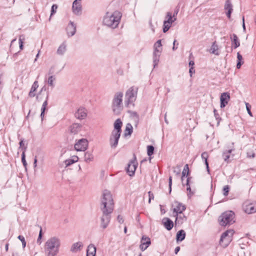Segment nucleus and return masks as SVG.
I'll return each instance as SVG.
<instances>
[{"instance_id": "c9c22d12", "label": "nucleus", "mask_w": 256, "mask_h": 256, "mask_svg": "<svg viewBox=\"0 0 256 256\" xmlns=\"http://www.w3.org/2000/svg\"><path fill=\"white\" fill-rule=\"evenodd\" d=\"M154 146L150 145L147 146V154L150 156V160L152 158L150 157L154 153Z\"/></svg>"}, {"instance_id": "e2e57ef3", "label": "nucleus", "mask_w": 256, "mask_h": 256, "mask_svg": "<svg viewBox=\"0 0 256 256\" xmlns=\"http://www.w3.org/2000/svg\"><path fill=\"white\" fill-rule=\"evenodd\" d=\"M247 156L249 158H254L255 157V154L252 152H248L247 153Z\"/></svg>"}, {"instance_id": "bf43d9fd", "label": "nucleus", "mask_w": 256, "mask_h": 256, "mask_svg": "<svg viewBox=\"0 0 256 256\" xmlns=\"http://www.w3.org/2000/svg\"><path fill=\"white\" fill-rule=\"evenodd\" d=\"M189 73L190 77H192V74L195 73V70H194V67H191L189 70Z\"/></svg>"}, {"instance_id": "dca6fc26", "label": "nucleus", "mask_w": 256, "mask_h": 256, "mask_svg": "<svg viewBox=\"0 0 256 256\" xmlns=\"http://www.w3.org/2000/svg\"><path fill=\"white\" fill-rule=\"evenodd\" d=\"M137 164L134 161H131L128 165L126 171L130 176H132L134 174L136 168Z\"/></svg>"}, {"instance_id": "f03ea898", "label": "nucleus", "mask_w": 256, "mask_h": 256, "mask_svg": "<svg viewBox=\"0 0 256 256\" xmlns=\"http://www.w3.org/2000/svg\"><path fill=\"white\" fill-rule=\"evenodd\" d=\"M122 16L121 12L117 10L112 14L107 12L104 18L103 24L113 28H116L120 23Z\"/></svg>"}, {"instance_id": "3c124183", "label": "nucleus", "mask_w": 256, "mask_h": 256, "mask_svg": "<svg viewBox=\"0 0 256 256\" xmlns=\"http://www.w3.org/2000/svg\"><path fill=\"white\" fill-rule=\"evenodd\" d=\"M190 178H191L190 177H188V178H187L186 183V185L187 186L186 190L188 191H189L190 193L191 192V188H190V184H189L190 183Z\"/></svg>"}, {"instance_id": "7ed1b4c3", "label": "nucleus", "mask_w": 256, "mask_h": 256, "mask_svg": "<svg viewBox=\"0 0 256 256\" xmlns=\"http://www.w3.org/2000/svg\"><path fill=\"white\" fill-rule=\"evenodd\" d=\"M122 122L120 118L117 119L114 123V129L110 138V144L112 148H115L118 146L122 132Z\"/></svg>"}, {"instance_id": "864d4df0", "label": "nucleus", "mask_w": 256, "mask_h": 256, "mask_svg": "<svg viewBox=\"0 0 256 256\" xmlns=\"http://www.w3.org/2000/svg\"><path fill=\"white\" fill-rule=\"evenodd\" d=\"M64 163L66 165V166H70L71 164H74V162L71 159V158H69V159H68V160H66L65 161H64Z\"/></svg>"}, {"instance_id": "423d86ee", "label": "nucleus", "mask_w": 256, "mask_h": 256, "mask_svg": "<svg viewBox=\"0 0 256 256\" xmlns=\"http://www.w3.org/2000/svg\"><path fill=\"white\" fill-rule=\"evenodd\" d=\"M234 217V213L232 211H226L219 216V224L224 226L232 224L235 222Z\"/></svg>"}, {"instance_id": "58836bf2", "label": "nucleus", "mask_w": 256, "mask_h": 256, "mask_svg": "<svg viewBox=\"0 0 256 256\" xmlns=\"http://www.w3.org/2000/svg\"><path fill=\"white\" fill-rule=\"evenodd\" d=\"M24 36L23 35H21L18 38V42L20 45V48L22 50L24 47Z\"/></svg>"}, {"instance_id": "473e14b6", "label": "nucleus", "mask_w": 256, "mask_h": 256, "mask_svg": "<svg viewBox=\"0 0 256 256\" xmlns=\"http://www.w3.org/2000/svg\"><path fill=\"white\" fill-rule=\"evenodd\" d=\"M174 216L176 217L175 220L176 225L182 224L184 220H186V218L184 214L182 216L180 214V216L177 215Z\"/></svg>"}, {"instance_id": "5fc2aeb1", "label": "nucleus", "mask_w": 256, "mask_h": 256, "mask_svg": "<svg viewBox=\"0 0 256 256\" xmlns=\"http://www.w3.org/2000/svg\"><path fill=\"white\" fill-rule=\"evenodd\" d=\"M172 177L170 176L168 178V186H169V192L170 194L172 191Z\"/></svg>"}, {"instance_id": "79ce46f5", "label": "nucleus", "mask_w": 256, "mask_h": 256, "mask_svg": "<svg viewBox=\"0 0 256 256\" xmlns=\"http://www.w3.org/2000/svg\"><path fill=\"white\" fill-rule=\"evenodd\" d=\"M18 238L22 242V248H24L26 246V242L24 238L22 236H18Z\"/></svg>"}, {"instance_id": "9b49d317", "label": "nucleus", "mask_w": 256, "mask_h": 256, "mask_svg": "<svg viewBox=\"0 0 256 256\" xmlns=\"http://www.w3.org/2000/svg\"><path fill=\"white\" fill-rule=\"evenodd\" d=\"M150 238L146 236H143L140 241V248L142 251L145 250L150 244Z\"/></svg>"}, {"instance_id": "a18cd8bd", "label": "nucleus", "mask_w": 256, "mask_h": 256, "mask_svg": "<svg viewBox=\"0 0 256 256\" xmlns=\"http://www.w3.org/2000/svg\"><path fill=\"white\" fill-rule=\"evenodd\" d=\"M163 32H166L171 26V25L166 24V22H164Z\"/></svg>"}, {"instance_id": "f3484780", "label": "nucleus", "mask_w": 256, "mask_h": 256, "mask_svg": "<svg viewBox=\"0 0 256 256\" xmlns=\"http://www.w3.org/2000/svg\"><path fill=\"white\" fill-rule=\"evenodd\" d=\"M224 10H227L226 16L228 18H230L231 14L232 12V4L230 0H226L224 6Z\"/></svg>"}, {"instance_id": "a19ab883", "label": "nucleus", "mask_w": 256, "mask_h": 256, "mask_svg": "<svg viewBox=\"0 0 256 256\" xmlns=\"http://www.w3.org/2000/svg\"><path fill=\"white\" fill-rule=\"evenodd\" d=\"M58 8V6L56 4H54L52 6V8H51V14H50V18H51V16L54 14L56 12V10Z\"/></svg>"}, {"instance_id": "7c9ffc66", "label": "nucleus", "mask_w": 256, "mask_h": 256, "mask_svg": "<svg viewBox=\"0 0 256 256\" xmlns=\"http://www.w3.org/2000/svg\"><path fill=\"white\" fill-rule=\"evenodd\" d=\"M132 132L133 128L132 124L130 123L127 124L124 131V136H130L132 133Z\"/></svg>"}, {"instance_id": "f704fd0d", "label": "nucleus", "mask_w": 256, "mask_h": 256, "mask_svg": "<svg viewBox=\"0 0 256 256\" xmlns=\"http://www.w3.org/2000/svg\"><path fill=\"white\" fill-rule=\"evenodd\" d=\"M189 174V168H188V164H186L183 169V170L182 172V176L181 178L182 181H183L184 178L185 176H188Z\"/></svg>"}, {"instance_id": "774afa93", "label": "nucleus", "mask_w": 256, "mask_h": 256, "mask_svg": "<svg viewBox=\"0 0 256 256\" xmlns=\"http://www.w3.org/2000/svg\"><path fill=\"white\" fill-rule=\"evenodd\" d=\"M244 62H238L236 64V68H237L239 69L241 67V66L243 64Z\"/></svg>"}, {"instance_id": "c756f323", "label": "nucleus", "mask_w": 256, "mask_h": 256, "mask_svg": "<svg viewBox=\"0 0 256 256\" xmlns=\"http://www.w3.org/2000/svg\"><path fill=\"white\" fill-rule=\"evenodd\" d=\"M94 160V156L92 152H86L84 153V160L87 162L90 163L92 162Z\"/></svg>"}, {"instance_id": "2f4dec72", "label": "nucleus", "mask_w": 256, "mask_h": 256, "mask_svg": "<svg viewBox=\"0 0 256 256\" xmlns=\"http://www.w3.org/2000/svg\"><path fill=\"white\" fill-rule=\"evenodd\" d=\"M162 44L161 43V40H158L154 44V51L155 52H162Z\"/></svg>"}, {"instance_id": "393cba45", "label": "nucleus", "mask_w": 256, "mask_h": 256, "mask_svg": "<svg viewBox=\"0 0 256 256\" xmlns=\"http://www.w3.org/2000/svg\"><path fill=\"white\" fill-rule=\"evenodd\" d=\"M96 246L92 244H90L88 247L86 256H96Z\"/></svg>"}, {"instance_id": "37998d69", "label": "nucleus", "mask_w": 256, "mask_h": 256, "mask_svg": "<svg viewBox=\"0 0 256 256\" xmlns=\"http://www.w3.org/2000/svg\"><path fill=\"white\" fill-rule=\"evenodd\" d=\"M230 190V187L228 185L225 186L223 188V194L224 196H227Z\"/></svg>"}, {"instance_id": "4c0bfd02", "label": "nucleus", "mask_w": 256, "mask_h": 256, "mask_svg": "<svg viewBox=\"0 0 256 256\" xmlns=\"http://www.w3.org/2000/svg\"><path fill=\"white\" fill-rule=\"evenodd\" d=\"M56 80V78L54 76H49L48 80V84L53 88L54 86V82Z\"/></svg>"}, {"instance_id": "6e6552de", "label": "nucleus", "mask_w": 256, "mask_h": 256, "mask_svg": "<svg viewBox=\"0 0 256 256\" xmlns=\"http://www.w3.org/2000/svg\"><path fill=\"white\" fill-rule=\"evenodd\" d=\"M102 214L100 217V226L103 229L106 228L109 224L111 219V214L114 210L107 209H101Z\"/></svg>"}, {"instance_id": "20e7f679", "label": "nucleus", "mask_w": 256, "mask_h": 256, "mask_svg": "<svg viewBox=\"0 0 256 256\" xmlns=\"http://www.w3.org/2000/svg\"><path fill=\"white\" fill-rule=\"evenodd\" d=\"M122 97L123 94L122 92H116L114 96L112 108L115 114H120L123 109Z\"/></svg>"}, {"instance_id": "c85d7f7f", "label": "nucleus", "mask_w": 256, "mask_h": 256, "mask_svg": "<svg viewBox=\"0 0 256 256\" xmlns=\"http://www.w3.org/2000/svg\"><path fill=\"white\" fill-rule=\"evenodd\" d=\"M186 237V232L183 230H179L176 236V240L178 241H182Z\"/></svg>"}, {"instance_id": "39448f33", "label": "nucleus", "mask_w": 256, "mask_h": 256, "mask_svg": "<svg viewBox=\"0 0 256 256\" xmlns=\"http://www.w3.org/2000/svg\"><path fill=\"white\" fill-rule=\"evenodd\" d=\"M110 208H111L112 210H114V200L110 192L106 190H104L102 192L101 209L110 210Z\"/></svg>"}, {"instance_id": "b1692460", "label": "nucleus", "mask_w": 256, "mask_h": 256, "mask_svg": "<svg viewBox=\"0 0 256 256\" xmlns=\"http://www.w3.org/2000/svg\"><path fill=\"white\" fill-rule=\"evenodd\" d=\"M230 38L234 48H238L240 46V42L237 36L235 34H233L230 36Z\"/></svg>"}, {"instance_id": "4be33fe9", "label": "nucleus", "mask_w": 256, "mask_h": 256, "mask_svg": "<svg viewBox=\"0 0 256 256\" xmlns=\"http://www.w3.org/2000/svg\"><path fill=\"white\" fill-rule=\"evenodd\" d=\"M82 125L78 123H74L70 126V132L76 134L81 130Z\"/></svg>"}, {"instance_id": "6ab92c4d", "label": "nucleus", "mask_w": 256, "mask_h": 256, "mask_svg": "<svg viewBox=\"0 0 256 256\" xmlns=\"http://www.w3.org/2000/svg\"><path fill=\"white\" fill-rule=\"evenodd\" d=\"M66 30L69 36H72L75 34L76 32V26H75L73 22H70L69 24L68 25L66 28Z\"/></svg>"}, {"instance_id": "c03bdc74", "label": "nucleus", "mask_w": 256, "mask_h": 256, "mask_svg": "<svg viewBox=\"0 0 256 256\" xmlns=\"http://www.w3.org/2000/svg\"><path fill=\"white\" fill-rule=\"evenodd\" d=\"M48 92L47 94H46V100H45L44 102H43V104L42 105V107L41 109L45 110H46V106L48 105Z\"/></svg>"}, {"instance_id": "49530a36", "label": "nucleus", "mask_w": 256, "mask_h": 256, "mask_svg": "<svg viewBox=\"0 0 256 256\" xmlns=\"http://www.w3.org/2000/svg\"><path fill=\"white\" fill-rule=\"evenodd\" d=\"M22 164L26 168L27 166V163L26 160V156H25V153L24 152H23L22 154Z\"/></svg>"}, {"instance_id": "aec40b11", "label": "nucleus", "mask_w": 256, "mask_h": 256, "mask_svg": "<svg viewBox=\"0 0 256 256\" xmlns=\"http://www.w3.org/2000/svg\"><path fill=\"white\" fill-rule=\"evenodd\" d=\"M38 88V82L37 80H36L33 83V84L31 87L30 90L28 93V96L30 98H34V97L36 96L35 92L36 91Z\"/></svg>"}, {"instance_id": "8fccbe9b", "label": "nucleus", "mask_w": 256, "mask_h": 256, "mask_svg": "<svg viewBox=\"0 0 256 256\" xmlns=\"http://www.w3.org/2000/svg\"><path fill=\"white\" fill-rule=\"evenodd\" d=\"M202 158L205 161L206 160H208V154L207 152H205L202 154H201Z\"/></svg>"}, {"instance_id": "0e129e2a", "label": "nucleus", "mask_w": 256, "mask_h": 256, "mask_svg": "<svg viewBox=\"0 0 256 256\" xmlns=\"http://www.w3.org/2000/svg\"><path fill=\"white\" fill-rule=\"evenodd\" d=\"M204 164L206 166L207 172H208V173H210V168H209V166H208V160H206L205 161H204Z\"/></svg>"}, {"instance_id": "e433bc0d", "label": "nucleus", "mask_w": 256, "mask_h": 256, "mask_svg": "<svg viewBox=\"0 0 256 256\" xmlns=\"http://www.w3.org/2000/svg\"><path fill=\"white\" fill-rule=\"evenodd\" d=\"M232 150H229L224 152L222 154V158L225 162H227L230 157V154L232 152Z\"/></svg>"}, {"instance_id": "ea45409f", "label": "nucleus", "mask_w": 256, "mask_h": 256, "mask_svg": "<svg viewBox=\"0 0 256 256\" xmlns=\"http://www.w3.org/2000/svg\"><path fill=\"white\" fill-rule=\"evenodd\" d=\"M44 91L46 90V88L45 86H44L41 88L38 94L36 95V100L37 101L40 102L41 100V98H40V95L42 94V91H44Z\"/></svg>"}, {"instance_id": "cd10ccee", "label": "nucleus", "mask_w": 256, "mask_h": 256, "mask_svg": "<svg viewBox=\"0 0 256 256\" xmlns=\"http://www.w3.org/2000/svg\"><path fill=\"white\" fill-rule=\"evenodd\" d=\"M166 18H167V20H165L164 22H166V24H168L170 25L176 20V18H174L172 16V14L170 12H167Z\"/></svg>"}, {"instance_id": "bb28decb", "label": "nucleus", "mask_w": 256, "mask_h": 256, "mask_svg": "<svg viewBox=\"0 0 256 256\" xmlns=\"http://www.w3.org/2000/svg\"><path fill=\"white\" fill-rule=\"evenodd\" d=\"M161 52H153V63L154 68H155L158 64Z\"/></svg>"}, {"instance_id": "13d9d810", "label": "nucleus", "mask_w": 256, "mask_h": 256, "mask_svg": "<svg viewBox=\"0 0 256 256\" xmlns=\"http://www.w3.org/2000/svg\"><path fill=\"white\" fill-rule=\"evenodd\" d=\"M148 196H149V200H148V202L150 203L151 200L154 198V196L152 193L151 192H148Z\"/></svg>"}, {"instance_id": "603ef678", "label": "nucleus", "mask_w": 256, "mask_h": 256, "mask_svg": "<svg viewBox=\"0 0 256 256\" xmlns=\"http://www.w3.org/2000/svg\"><path fill=\"white\" fill-rule=\"evenodd\" d=\"M42 228H40V232H39V234H38V240H37V243L39 244H40L42 242H41V239H42Z\"/></svg>"}, {"instance_id": "f8f14e48", "label": "nucleus", "mask_w": 256, "mask_h": 256, "mask_svg": "<svg viewBox=\"0 0 256 256\" xmlns=\"http://www.w3.org/2000/svg\"><path fill=\"white\" fill-rule=\"evenodd\" d=\"M75 117L79 120H84L87 116V110L83 107L80 108L74 114Z\"/></svg>"}, {"instance_id": "2eb2a0df", "label": "nucleus", "mask_w": 256, "mask_h": 256, "mask_svg": "<svg viewBox=\"0 0 256 256\" xmlns=\"http://www.w3.org/2000/svg\"><path fill=\"white\" fill-rule=\"evenodd\" d=\"M72 9L74 14H78L82 11L81 0H75L72 4Z\"/></svg>"}, {"instance_id": "a211bd4d", "label": "nucleus", "mask_w": 256, "mask_h": 256, "mask_svg": "<svg viewBox=\"0 0 256 256\" xmlns=\"http://www.w3.org/2000/svg\"><path fill=\"white\" fill-rule=\"evenodd\" d=\"M162 222L164 224L165 228L168 230H171L174 226L173 222L169 218H164L162 220Z\"/></svg>"}, {"instance_id": "052dcab7", "label": "nucleus", "mask_w": 256, "mask_h": 256, "mask_svg": "<svg viewBox=\"0 0 256 256\" xmlns=\"http://www.w3.org/2000/svg\"><path fill=\"white\" fill-rule=\"evenodd\" d=\"M70 158L74 163L77 162L78 160V158L76 156H72Z\"/></svg>"}, {"instance_id": "4d7b16f0", "label": "nucleus", "mask_w": 256, "mask_h": 256, "mask_svg": "<svg viewBox=\"0 0 256 256\" xmlns=\"http://www.w3.org/2000/svg\"><path fill=\"white\" fill-rule=\"evenodd\" d=\"M237 58H238V62H243L242 61V56L240 54V53L239 52H238L237 53Z\"/></svg>"}, {"instance_id": "0eeeda50", "label": "nucleus", "mask_w": 256, "mask_h": 256, "mask_svg": "<svg viewBox=\"0 0 256 256\" xmlns=\"http://www.w3.org/2000/svg\"><path fill=\"white\" fill-rule=\"evenodd\" d=\"M138 88L132 86L126 91V106H130V105L134 106V102L136 100Z\"/></svg>"}, {"instance_id": "de8ad7c7", "label": "nucleus", "mask_w": 256, "mask_h": 256, "mask_svg": "<svg viewBox=\"0 0 256 256\" xmlns=\"http://www.w3.org/2000/svg\"><path fill=\"white\" fill-rule=\"evenodd\" d=\"M246 106L248 113L250 116H252V114L250 110L251 106L248 103L246 102Z\"/></svg>"}, {"instance_id": "412c9836", "label": "nucleus", "mask_w": 256, "mask_h": 256, "mask_svg": "<svg viewBox=\"0 0 256 256\" xmlns=\"http://www.w3.org/2000/svg\"><path fill=\"white\" fill-rule=\"evenodd\" d=\"M244 211L248 214L254 213L256 212V204H249L245 206Z\"/></svg>"}, {"instance_id": "9d476101", "label": "nucleus", "mask_w": 256, "mask_h": 256, "mask_svg": "<svg viewBox=\"0 0 256 256\" xmlns=\"http://www.w3.org/2000/svg\"><path fill=\"white\" fill-rule=\"evenodd\" d=\"M88 144L86 139L82 138L76 143L74 148L76 151H85L88 146Z\"/></svg>"}, {"instance_id": "1a4fd4ad", "label": "nucleus", "mask_w": 256, "mask_h": 256, "mask_svg": "<svg viewBox=\"0 0 256 256\" xmlns=\"http://www.w3.org/2000/svg\"><path fill=\"white\" fill-rule=\"evenodd\" d=\"M172 207L174 208L172 210L174 216H177L178 214H182L186 209L185 205L177 201L174 202Z\"/></svg>"}, {"instance_id": "5701e85b", "label": "nucleus", "mask_w": 256, "mask_h": 256, "mask_svg": "<svg viewBox=\"0 0 256 256\" xmlns=\"http://www.w3.org/2000/svg\"><path fill=\"white\" fill-rule=\"evenodd\" d=\"M83 247V244L82 242H78L73 244L70 248V251L72 252H76L81 250Z\"/></svg>"}, {"instance_id": "09e8293b", "label": "nucleus", "mask_w": 256, "mask_h": 256, "mask_svg": "<svg viewBox=\"0 0 256 256\" xmlns=\"http://www.w3.org/2000/svg\"><path fill=\"white\" fill-rule=\"evenodd\" d=\"M19 144H20V148H22V150H23V152H25V151L26 150V146H24V140H21Z\"/></svg>"}, {"instance_id": "ddd939ff", "label": "nucleus", "mask_w": 256, "mask_h": 256, "mask_svg": "<svg viewBox=\"0 0 256 256\" xmlns=\"http://www.w3.org/2000/svg\"><path fill=\"white\" fill-rule=\"evenodd\" d=\"M234 233V231L232 230H229L224 232L220 236V242L224 240H226L227 242L230 241Z\"/></svg>"}, {"instance_id": "69168bd1", "label": "nucleus", "mask_w": 256, "mask_h": 256, "mask_svg": "<svg viewBox=\"0 0 256 256\" xmlns=\"http://www.w3.org/2000/svg\"><path fill=\"white\" fill-rule=\"evenodd\" d=\"M176 42H177L176 40H174V42H173V47H172L173 50H175L178 48V46H176Z\"/></svg>"}, {"instance_id": "680f3d73", "label": "nucleus", "mask_w": 256, "mask_h": 256, "mask_svg": "<svg viewBox=\"0 0 256 256\" xmlns=\"http://www.w3.org/2000/svg\"><path fill=\"white\" fill-rule=\"evenodd\" d=\"M214 116L216 120L220 119L219 114H218L216 109L214 110Z\"/></svg>"}, {"instance_id": "4468645a", "label": "nucleus", "mask_w": 256, "mask_h": 256, "mask_svg": "<svg viewBox=\"0 0 256 256\" xmlns=\"http://www.w3.org/2000/svg\"><path fill=\"white\" fill-rule=\"evenodd\" d=\"M230 99V96L228 92L222 93L220 98V108H223L228 104Z\"/></svg>"}, {"instance_id": "72a5a7b5", "label": "nucleus", "mask_w": 256, "mask_h": 256, "mask_svg": "<svg viewBox=\"0 0 256 256\" xmlns=\"http://www.w3.org/2000/svg\"><path fill=\"white\" fill-rule=\"evenodd\" d=\"M218 46L216 44V42H214L210 48V52L216 55H218Z\"/></svg>"}, {"instance_id": "a878e982", "label": "nucleus", "mask_w": 256, "mask_h": 256, "mask_svg": "<svg viewBox=\"0 0 256 256\" xmlns=\"http://www.w3.org/2000/svg\"><path fill=\"white\" fill-rule=\"evenodd\" d=\"M66 50V42H63L58 48L56 54L58 55H64Z\"/></svg>"}, {"instance_id": "f257e3e1", "label": "nucleus", "mask_w": 256, "mask_h": 256, "mask_svg": "<svg viewBox=\"0 0 256 256\" xmlns=\"http://www.w3.org/2000/svg\"><path fill=\"white\" fill-rule=\"evenodd\" d=\"M60 240L57 236L49 238L45 243L44 250L48 256H56L60 252Z\"/></svg>"}, {"instance_id": "338daca9", "label": "nucleus", "mask_w": 256, "mask_h": 256, "mask_svg": "<svg viewBox=\"0 0 256 256\" xmlns=\"http://www.w3.org/2000/svg\"><path fill=\"white\" fill-rule=\"evenodd\" d=\"M44 112H45V110L41 109L40 117H41V118H42V120H43V118H44Z\"/></svg>"}, {"instance_id": "6e6d98bb", "label": "nucleus", "mask_w": 256, "mask_h": 256, "mask_svg": "<svg viewBox=\"0 0 256 256\" xmlns=\"http://www.w3.org/2000/svg\"><path fill=\"white\" fill-rule=\"evenodd\" d=\"M117 220L118 221V222H120V224H122L124 222V220L122 218V216H121L120 215H118L117 217Z\"/></svg>"}]
</instances>
